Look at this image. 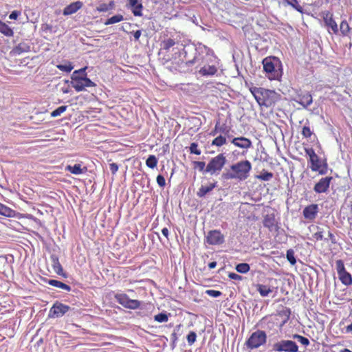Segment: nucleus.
Listing matches in <instances>:
<instances>
[{
	"instance_id": "41",
	"label": "nucleus",
	"mask_w": 352,
	"mask_h": 352,
	"mask_svg": "<svg viewBox=\"0 0 352 352\" xmlns=\"http://www.w3.org/2000/svg\"><path fill=\"white\" fill-rule=\"evenodd\" d=\"M219 133L222 134H224L225 136L229 137L228 134L230 131V127L228 126L226 124H221L220 122L219 121Z\"/></svg>"
},
{
	"instance_id": "4",
	"label": "nucleus",
	"mask_w": 352,
	"mask_h": 352,
	"mask_svg": "<svg viewBox=\"0 0 352 352\" xmlns=\"http://www.w3.org/2000/svg\"><path fill=\"white\" fill-rule=\"evenodd\" d=\"M86 67L82 68L79 70H76L73 73L72 84L73 87L76 91H81L86 87H95L96 84L92 82L89 78H87L85 73Z\"/></svg>"
},
{
	"instance_id": "3",
	"label": "nucleus",
	"mask_w": 352,
	"mask_h": 352,
	"mask_svg": "<svg viewBox=\"0 0 352 352\" xmlns=\"http://www.w3.org/2000/svg\"><path fill=\"white\" fill-rule=\"evenodd\" d=\"M263 69L270 80H278L282 76V64L278 58L266 57L263 60Z\"/></svg>"
},
{
	"instance_id": "14",
	"label": "nucleus",
	"mask_w": 352,
	"mask_h": 352,
	"mask_svg": "<svg viewBox=\"0 0 352 352\" xmlns=\"http://www.w3.org/2000/svg\"><path fill=\"white\" fill-rule=\"evenodd\" d=\"M263 223L264 227L270 232L277 231L279 228L274 214H267L264 216Z\"/></svg>"
},
{
	"instance_id": "1",
	"label": "nucleus",
	"mask_w": 352,
	"mask_h": 352,
	"mask_svg": "<svg viewBox=\"0 0 352 352\" xmlns=\"http://www.w3.org/2000/svg\"><path fill=\"white\" fill-rule=\"evenodd\" d=\"M252 168V164L249 160H240L230 166L222 174V177L227 180L243 182L250 177Z\"/></svg>"
},
{
	"instance_id": "48",
	"label": "nucleus",
	"mask_w": 352,
	"mask_h": 352,
	"mask_svg": "<svg viewBox=\"0 0 352 352\" xmlns=\"http://www.w3.org/2000/svg\"><path fill=\"white\" fill-rule=\"evenodd\" d=\"M294 338H296L298 340L299 342H300L304 346H308L309 344V340L300 335L295 334L293 336Z\"/></svg>"
},
{
	"instance_id": "50",
	"label": "nucleus",
	"mask_w": 352,
	"mask_h": 352,
	"mask_svg": "<svg viewBox=\"0 0 352 352\" xmlns=\"http://www.w3.org/2000/svg\"><path fill=\"white\" fill-rule=\"evenodd\" d=\"M23 52H25V50L22 48L21 45H19L11 50L10 55L16 56L21 54Z\"/></svg>"
},
{
	"instance_id": "34",
	"label": "nucleus",
	"mask_w": 352,
	"mask_h": 352,
	"mask_svg": "<svg viewBox=\"0 0 352 352\" xmlns=\"http://www.w3.org/2000/svg\"><path fill=\"white\" fill-rule=\"evenodd\" d=\"M41 30L44 34H45L44 36L47 37L48 36V33H52L56 31V26H53L50 23H43Z\"/></svg>"
},
{
	"instance_id": "31",
	"label": "nucleus",
	"mask_w": 352,
	"mask_h": 352,
	"mask_svg": "<svg viewBox=\"0 0 352 352\" xmlns=\"http://www.w3.org/2000/svg\"><path fill=\"white\" fill-rule=\"evenodd\" d=\"M227 143L226 136L220 134L217 136L211 142L212 146L221 147Z\"/></svg>"
},
{
	"instance_id": "40",
	"label": "nucleus",
	"mask_w": 352,
	"mask_h": 352,
	"mask_svg": "<svg viewBox=\"0 0 352 352\" xmlns=\"http://www.w3.org/2000/svg\"><path fill=\"white\" fill-rule=\"evenodd\" d=\"M140 305H141L140 301H139L138 300L129 299V303L126 305V308L130 309H137L140 308Z\"/></svg>"
},
{
	"instance_id": "63",
	"label": "nucleus",
	"mask_w": 352,
	"mask_h": 352,
	"mask_svg": "<svg viewBox=\"0 0 352 352\" xmlns=\"http://www.w3.org/2000/svg\"><path fill=\"white\" fill-rule=\"evenodd\" d=\"M134 38L135 41H138L141 36V30H137L133 34Z\"/></svg>"
},
{
	"instance_id": "13",
	"label": "nucleus",
	"mask_w": 352,
	"mask_h": 352,
	"mask_svg": "<svg viewBox=\"0 0 352 352\" xmlns=\"http://www.w3.org/2000/svg\"><path fill=\"white\" fill-rule=\"evenodd\" d=\"M245 38L250 41H257L261 38L260 34L256 30L251 23L245 24L243 28Z\"/></svg>"
},
{
	"instance_id": "12",
	"label": "nucleus",
	"mask_w": 352,
	"mask_h": 352,
	"mask_svg": "<svg viewBox=\"0 0 352 352\" xmlns=\"http://www.w3.org/2000/svg\"><path fill=\"white\" fill-rule=\"evenodd\" d=\"M230 142L236 147L241 149L248 150L252 147L251 140L243 136L233 138Z\"/></svg>"
},
{
	"instance_id": "27",
	"label": "nucleus",
	"mask_w": 352,
	"mask_h": 352,
	"mask_svg": "<svg viewBox=\"0 0 352 352\" xmlns=\"http://www.w3.org/2000/svg\"><path fill=\"white\" fill-rule=\"evenodd\" d=\"M47 283L50 285H52L53 287H58V288H60V289H62L63 290H65L67 292H70L71 291V287L61 281H59V280H54V279H50L47 281Z\"/></svg>"
},
{
	"instance_id": "45",
	"label": "nucleus",
	"mask_w": 352,
	"mask_h": 352,
	"mask_svg": "<svg viewBox=\"0 0 352 352\" xmlns=\"http://www.w3.org/2000/svg\"><path fill=\"white\" fill-rule=\"evenodd\" d=\"M286 256H287V258L288 261L292 265H295L296 264V258H295V256H294V252L293 250H292V249L288 250L287 251Z\"/></svg>"
},
{
	"instance_id": "18",
	"label": "nucleus",
	"mask_w": 352,
	"mask_h": 352,
	"mask_svg": "<svg viewBox=\"0 0 352 352\" xmlns=\"http://www.w3.org/2000/svg\"><path fill=\"white\" fill-rule=\"evenodd\" d=\"M256 289L262 297H266L274 291L276 292L278 287H271L267 285L257 284Z\"/></svg>"
},
{
	"instance_id": "61",
	"label": "nucleus",
	"mask_w": 352,
	"mask_h": 352,
	"mask_svg": "<svg viewBox=\"0 0 352 352\" xmlns=\"http://www.w3.org/2000/svg\"><path fill=\"white\" fill-rule=\"evenodd\" d=\"M19 14V12L14 10L10 14L9 19L11 20H16Z\"/></svg>"
},
{
	"instance_id": "24",
	"label": "nucleus",
	"mask_w": 352,
	"mask_h": 352,
	"mask_svg": "<svg viewBox=\"0 0 352 352\" xmlns=\"http://www.w3.org/2000/svg\"><path fill=\"white\" fill-rule=\"evenodd\" d=\"M82 6V3L80 1L72 3L64 9L63 14L65 15L72 14L79 10Z\"/></svg>"
},
{
	"instance_id": "60",
	"label": "nucleus",
	"mask_w": 352,
	"mask_h": 352,
	"mask_svg": "<svg viewBox=\"0 0 352 352\" xmlns=\"http://www.w3.org/2000/svg\"><path fill=\"white\" fill-rule=\"evenodd\" d=\"M283 27L282 28L283 30H285L287 33L289 34L290 32L293 31V28L291 25H289V23H281Z\"/></svg>"
},
{
	"instance_id": "62",
	"label": "nucleus",
	"mask_w": 352,
	"mask_h": 352,
	"mask_svg": "<svg viewBox=\"0 0 352 352\" xmlns=\"http://www.w3.org/2000/svg\"><path fill=\"white\" fill-rule=\"evenodd\" d=\"M162 233L167 239H168L169 230H168V229L167 228H164L162 230Z\"/></svg>"
},
{
	"instance_id": "21",
	"label": "nucleus",
	"mask_w": 352,
	"mask_h": 352,
	"mask_svg": "<svg viewBox=\"0 0 352 352\" xmlns=\"http://www.w3.org/2000/svg\"><path fill=\"white\" fill-rule=\"evenodd\" d=\"M0 214L6 217H15L21 215L20 214L16 212L15 210L6 205H3L1 203H0Z\"/></svg>"
},
{
	"instance_id": "23",
	"label": "nucleus",
	"mask_w": 352,
	"mask_h": 352,
	"mask_svg": "<svg viewBox=\"0 0 352 352\" xmlns=\"http://www.w3.org/2000/svg\"><path fill=\"white\" fill-rule=\"evenodd\" d=\"M52 266L55 273L58 275L64 276L63 267L59 262V259L56 256H51Z\"/></svg>"
},
{
	"instance_id": "36",
	"label": "nucleus",
	"mask_w": 352,
	"mask_h": 352,
	"mask_svg": "<svg viewBox=\"0 0 352 352\" xmlns=\"http://www.w3.org/2000/svg\"><path fill=\"white\" fill-rule=\"evenodd\" d=\"M157 157L154 155H151L146 160V165L150 168H154L157 166Z\"/></svg>"
},
{
	"instance_id": "8",
	"label": "nucleus",
	"mask_w": 352,
	"mask_h": 352,
	"mask_svg": "<svg viewBox=\"0 0 352 352\" xmlns=\"http://www.w3.org/2000/svg\"><path fill=\"white\" fill-rule=\"evenodd\" d=\"M272 351L276 352H298V346L292 340H281L273 344Z\"/></svg>"
},
{
	"instance_id": "25",
	"label": "nucleus",
	"mask_w": 352,
	"mask_h": 352,
	"mask_svg": "<svg viewBox=\"0 0 352 352\" xmlns=\"http://www.w3.org/2000/svg\"><path fill=\"white\" fill-rule=\"evenodd\" d=\"M217 72V68L214 65H204L201 67L199 73L202 76H212Z\"/></svg>"
},
{
	"instance_id": "15",
	"label": "nucleus",
	"mask_w": 352,
	"mask_h": 352,
	"mask_svg": "<svg viewBox=\"0 0 352 352\" xmlns=\"http://www.w3.org/2000/svg\"><path fill=\"white\" fill-rule=\"evenodd\" d=\"M175 46H176L175 49L179 51L184 50V45L182 43H180L179 41H175L171 38L165 39L161 43V49L165 50L166 52H168L171 47Z\"/></svg>"
},
{
	"instance_id": "7",
	"label": "nucleus",
	"mask_w": 352,
	"mask_h": 352,
	"mask_svg": "<svg viewBox=\"0 0 352 352\" xmlns=\"http://www.w3.org/2000/svg\"><path fill=\"white\" fill-rule=\"evenodd\" d=\"M267 335L265 331L257 330L252 333L250 338L246 340L245 345L249 349H254L265 344Z\"/></svg>"
},
{
	"instance_id": "56",
	"label": "nucleus",
	"mask_w": 352,
	"mask_h": 352,
	"mask_svg": "<svg viewBox=\"0 0 352 352\" xmlns=\"http://www.w3.org/2000/svg\"><path fill=\"white\" fill-rule=\"evenodd\" d=\"M314 240L318 241L323 239V232L322 230L318 231L313 234Z\"/></svg>"
},
{
	"instance_id": "47",
	"label": "nucleus",
	"mask_w": 352,
	"mask_h": 352,
	"mask_svg": "<svg viewBox=\"0 0 352 352\" xmlns=\"http://www.w3.org/2000/svg\"><path fill=\"white\" fill-rule=\"evenodd\" d=\"M189 151L190 153L195 154L197 155L201 153V151L200 149L198 148V144L196 142H192L190 144L189 146Z\"/></svg>"
},
{
	"instance_id": "32",
	"label": "nucleus",
	"mask_w": 352,
	"mask_h": 352,
	"mask_svg": "<svg viewBox=\"0 0 352 352\" xmlns=\"http://www.w3.org/2000/svg\"><path fill=\"white\" fill-rule=\"evenodd\" d=\"M324 25L330 34H340V26L338 23H324Z\"/></svg>"
},
{
	"instance_id": "44",
	"label": "nucleus",
	"mask_w": 352,
	"mask_h": 352,
	"mask_svg": "<svg viewBox=\"0 0 352 352\" xmlns=\"http://www.w3.org/2000/svg\"><path fill=\"white\" fill-rule=\"evenodd\" d=\"M336 270H337L338 274H340L343 273L346 271L342 260H341V259L337 260L336 261Z\"/></svg>"
},
{
	"instance_id": "20",
	"label": "nucleus",
	"mask_w": 352,
	"mask_h": 352,
	"mask_svg": "<svg viewBox=\"0 0 352 352\" xmlns=\"http://www.w3.org/2000/svg\"><path fill=\"white\" fill-rule=\"evenodd\" d=\"M65 170H68L69 172L74 175H80L84 173H86L87 168L86 166L82 167L81 164H75L74 166H67Z\"/></svg>"
},
{
	"instance_id": "19",
	"label": "nucleus",
	"mask_w": 352,
	"mask_h": 352,
	"mask_svg": "<svg viewBox=\"0 0 352 352\" xmlns=\"http://www.w3.org/2000/svg\"><path fill=\"white\" fill-rule=\"evenodd\" d=\"M128 6L135 16H141L142 5L138 0H128Z\"/></svg>"
},
{
	"instance_id": "11",
	"label": "nucleus",
	"mask_w": 352,
	"mask_h": 352,
	"mask_svg": "<svg viewBox=\"0 0 352 352\" xmlns=\"http://www.w3.org/2000/svg\"><path fill=\"white\" fill-rule=\"evenodd\" d=\"M333 179L332 177L321 178L314 186V190L317 193H324L328 191L330 184Z\"/></svg>"
},
{
	"instance_id": "55",
	"label": "nucleus",
	"mask_w": 352,
	"mask_h": 352,
	"mask_svg": "<svg viewBox=\"0 0 352 352\" xmlns=\"http://www.w3.org/2000/svg\"><path fill=\"white\" fill-rule=\"evenodd\" d=\"M195 167H197L200 171L205 170L206 163L204 162L195 161L193 162Z\"/></svg>"
},
{
	"instance_id": "9",
	"label": "nucleus",
	"mask_w": 352,
	"mask_h": 352,
	"mask_svg": "<svg viewBox=\"0 0 352 352\" xmlns=\"http://www.w3.org/2000/svg\"><path fill=\"white\" fill-rule=\"evenodd\" d=\"M206 240L210 245H220L224 242V236L220 230H210L208 232Z\"/></svg>"
},
{
	"instance_id": "16",
	"label": "nucleus",
	"mask_w": 352,
	"mask_h": 352,
	"mask_svg": "<svg viewBox=\"0 0 352 352\" xmlns=\"http://www.w3.org/2000/svg\"><path fill=\"white\" fill-rule=\"evenodd\" d=\"M318 212V206L313 204L306 206L303 210V216L306 219L314 220Z\"/></svg>"
},
{
	"instance_id": "46",
	"label": "nucleus",
	"mask_w": 352,
	"mask_h": 352,
	"mask_svg": "<svg viewBox=\"0 0 352 352\" xmlns=\"http://www.w3.org/2000/svg\"><path fill=\"white\" fill-rule=\"evenodd\" d=\"M339 26L340 35L345 36L349 32L350 28L349 23H339Z\"/></svg>"
},
{
	"instance_id": "28",
	"label": "nucleus",
	"mask_w": 352,
	"mask_h": 352,
	"mask_svg": "<svg viewBox=\"0 0 352 352\" xmlns=\"http://www.w3.org/2000/svg\"><path fill=\"white\" fill-rule=\"evenodd\" d=\"M216 186L215 183L210 184L208 186H201L197 191V196L199 197H204L207 193L212 191Z\"/></svg>"
},
{
	"instance_id": "35",
	"label": "nucleus",
	"mask_w": 352,
	"mask_h": 352,
	"mask_svg": "<svg viewBox=\"0 0 352 352\" xmlns=\"http://www.w3.org/2000/svg\"><path fill=\"white\" fill-rule=\"evenodd\" d=\"M0 32L6 36H12L13 30L7 23H0Z\"/></svg>"
},
{
	"instance_id": "49",
	"label": "nucleus",
	"mask_w": 352,
	"mask_h": 352,
	"mask_svg": "<svg viewBox=\"0 0 352 352\" xmlns=\"http://www.w3.org/2000/svg\"><path fill=\"white\" fill-rule=\"evenodd\" d=\"M196 339H197V334L195 331H190L187 335V341H188V344L189 345H192L195 342Z\"/></svg>"
},
{
	"instance_id": "29",
	"label": "nucleus",
	"mask_w": 352,
	"mask_h": 352,
	"mask_svg": "<svg viewBox=\"0 0 352 352\" xmlns=\"http://www.w3.org/2000/svg\"><path fill=\"white\" fill-rule=\"evenodd\" d=\"M291 315V310L289 308L284 307L278 313V316L283 318L280 327L284 325L289 319Z\"/></svg>"
},
{
	"instance_id": "6",
	"label": "nucleus",
	"mask_w": 352,
	"mask_h": 352,
	"mask_svg": "<svg viewBox=\"0 0 352 352\" xmlns=\"http://www.w3.org/2000/svg\"><path fill=\"white\" fill-rule=\"evenodd\" d=\"M226 157L223 153L218 154L209 161L206 167L205 172L210 175L219 174L226 164Z\"/></svg>"
},
{
	"instance_id": "38",
	"label": "nucleus",
	"mask_w": 352,
	"mask_h": 352,
	"mask_svg": "<svg viewBox=\"0 0 352 352\" xmlns=\"http://www.w3.org/2000/svg\"><path fill=\"white\" fill-rule=\"evenodd\" d=\"M73 65L70 62H67L64 64H60L57 65V68L59 69L62 72H65L67 73L70 72L73 69Z\"/></svg>"
},
{
	"instance_id": "37",
	"label": "nucleus",
	"mask_w": 352,
	"mask_h": 352,
	"mask_svg": "<svg viewBox=\"0 0 352 352\" xmlns=\"http://www.w3.org/2000/svg\"><path fill=\"white\" fill-rule=\"evenodd\" d=\"M235 269L239 273L245 274L250 271V267L248 263H241L236 265Z\"/></svg>"
},
{
	"instance_id": "53",
	"label": "nucleus",
	"mask_w": 352,
	"mask_h": 352,
	"mask_svg": "<svg viewBox=\"0 0 352 352\" xmlns=\"http://www.w3.org/2000/svg\"><path fill=\"white\" fill-rule=\"evenodd\" d=\"M124 20V19L123 18L122 15H120V14H118V15H115L112 17H111L110 19H109L107 22H120L121 21H123Z\"/></svg>"
},
{
	"instance_id": "22",
	"label": "nucleus",
	"mask_w": 352,
	"mask_h": 352,
	"mask_svg": "<svg viewBox=\"0 0 352 352\" xmlns=\"http://www.w3.org/2000/svg\"><path fill=\"white\" fill-rule=\"evenodd\" d=\"M0 214L6 217H15L21 215L20 214L16 212L15 210L6 205H3L1 203H0Z\"/></svg>"
},
{
	"instance_id": "57",
	"label": "nucleus",
	"mask_w": 352,
	"mask_h": 352,
	"mask_svg": "<svg viewBox=\"0 0 352 352\" xmlns=\"http://www.w3.org/2000/svg\"><path fill=\"white\" fill-rule=\"evenodd\" d=\"M228 277L230 278V279H232V280H242V276L236 274V273H234V272H230L228 274Z\"/></svg>"
},
{
	"instance_id": "51",
	"label": "nucleus",
	"mask_w": 352,
	"mask_h": 352,
	"mask_svg": "<svg viewBox=\"0 0 352 352\" xmlns=\"http://www.w3.org/2000/svg\"><path fill=\"white\" fill-rule=\"evenodd\" d=\"M313 132L311 131L309 126H304L302 127V135H303V137L308 138H310Z\"/></svg>"
},
{
	"instance_id": "39",
	"label": "nucleus",
	"mask_w": 352,
	"mask_h": 352,
	"mask_svg": "<svg viewBox=\"0 0 352 352\" xmlns=\"http://www.w3.org/2000/svg\"><path fill=\"white\" fill-rule=\"evenodd\" d=\"M154 320L158 322H166L168 320V315L165 312H162L155 315Z\"/></svg>"
},
{
	"instance_id": "54",
	"label": "nucleus",
	"mask_w": 352,
	"mask_h": 352,
	"mask_svg": "<svg viewBox=\"0 0 352 352\" xmlns=\"http://www.w3.org/2000/svg\"><path fill=\"white\" fill-rule=\"evenodd\" d=\"M157 184L160 186V187H164L165 185H166V180H165V178L164 177V176H162V175H158L157 176Z\"/></svg>"
},
{
	"instance_id": "5",
	"label": "nucleus",
	"mask_w": 352,
	"mask_h": 352,
	"mask_svg": "<svg viewBox=\"0 0 352 352\" xmlns=\"http://www.w3.org/2000/svg\"><path fill=\"white\" fill-rule=\"evenodd\" d=\"M305 151L307 155L309 157L311 163V169L312 171H318L320 175H324L327 171V164L324 163L322 165L320 157L315 153L313 148H305Z\"/></svg>"
},
{
	"instance_id": "42",
	"label": "nucleus",
	"mask_w": 352,
	"mask_h": 352,
	"mask_svg": "<svg viewBox=\"0 0 352 352\" xmlns=\"http://www.w3.org/2000/svg\"><path fill=\"white\" fill-rule=\"evenodd\" d=\"M285 3H287L288 5H290L294 8H295L296 10H298L300 12H302V8L300 6L298 3V1L297 0H283Z\"/></svg>"
},
{
	"instance_id": "2",
	"label": "nucleus",
	"mask_w": 352,
	"mask_h": 352,
	"mask_svg": "<svg viewBox=\"0 0 352 352\" xmlns=\"http://www.w3.org/2000/svg\"><path fill=\"white\" fill-rule=\"evenodd\" d=\"M250 91L260 106L271 107L281 99L280 94L273 90L252 87L250 88Z\"/></svg>"
},
{
	"instance_id": "52",
	"label": "nucleus",
	"mask_w": 352,
	"mask_h": 352,
	"mask_svg": "<svg viewBox=\"0 0 352 352\" xmlns=\"http://www.w3.org/2000/svg\"><path fill=\"white\" fill-rule=\"evenodd\" d=\"M206 294L213 298H217L221 295V292L220 291L214 289H208L206 291Z\"/></svg>"
},
{
	"instance_id": "43",
	"label": "nucleus",
	"mask_w": 352,
	"mask_h": 352,
	"mask_svg": "<svg viewBox=\"0 0 352 352\" xmlns=\"http://www.w3.org/2000/svg\"><path fill=\"white\" fill-rule=\"evenodd\" d=\"M67 108V106L66 105L58 107L56 109L51 112V116L55 118L60 116L63 113H64L66 111Z\"/></svg>"
},
{
	"instance_id": "58",
	"label": "nucleus",
	"mask_w": 352,
	"mask_h": 352,
	"mask_svg": "<svg viewBox=\"0 0 352 352\" xmlns=\"http://www.w3.org/2000/svg\"><path fill=\"white\" fill-rule=\"evenodd\" d=\"M219 121L215 123L214 129L210 132L209 135L211 136H216L219 133Z\"/></svg>"
},
{
	"instance_id": "17",
	"label": "nucleus",
	"mask_w": 352,
	"mask_h": 352,
	"mask_svg": "<svg viewBox=\"0 0 352 352\" xmlns=\"http://www.w3.org/2000/svg\"><path fill=\"white\" fill-rule=\"evenodd\" d=\"M295 101L306 108L312 103L313 100L311 95L309 92H306L299 94Z\"/></svg>"
},
{
	"instance_id": "64",
	"label": "nucleus",
	"mask_w": 352,
	"mask_h": 352,
	"mask_svg": "<svg viewBox=\"0 0 352 352\" xmlns=\"http://www.w3.org/2000/svg\"><path fill=\"white\" fill-rule=\"evenodd\" d=\"M329 239L331 241V242L333 243H336V238H335V236L333 235V233H331V232H329Z\"/></svg>"
},
{
	"instance_id": "26",
	"label": "nucleus",
	"mask_w": 352,
	"mask_h": 352,
	"mask_svg": "<svg viewBox=\"0 0 352 352\" xmlns=\"http://www.w3.org/2000/svg\"><path fill=\"white\" fill-rule=\"evenodd\" d=\"M338 277L344 285L350 286L352 285V276L347 271L338 274Z\"/></svg>"
},
{
	"instance_id": "30",
	"label": "nucleus",
	"mask_w": 352,
	"mask_h": 352,
	"mask_svg": "<svg viewBox=\"0 0 352 352\" xmlns=\"http://www.w3.org/2000/svg\"><path fill=\"white\" fill-rule=\"evenodd\" d=\"M115 299L119 304L126 308L130 298L126 294H116Z\"/></svg>"
},
{
	"instance_id": "10",
	"label": "nucleus",
	"mask_w": 352,
	"mask_h": 352,
	"mask_svg": "<svg viewBox=\"0 0 352 352\" xmlns=\"http://www.w3.org/2000/svg\"><path fill=\"white\" fill-rule=\"evenodd\" d=\"M70 309L69 306L64 305L60 302H56L54 304L50 310V317H56L59 318L63 316L65 314H66Z\"/></svg>"
},
{
	"instance_id": "33",
	"label": "nucleus",
	"mask_w": 352,
	"mask_h": 352,
	"mask_svg": "<svg viewBox=\"0 0 352 352\" xmlns=\"http://www.w3.org/2000/svg\"><path fill=\"white\" fill-rule=\"evenodd\" d=\"M274 177V175L271 172L263 170L260 175H256V178L261 181L267 182L271 180Z\"/></svg>"
},
{
	"instance_id": "59",
	"label": "nucleus",
	"mask_w": 352,
	"mask_h": 352,
	"mask_svg": "<svg viewBox=\"0 0 352 352\" xmlns=\"http://www.w3.org/2000/svg\"><path fill=\"white\" fill-rule=\"evenodd\" d=\"M110 170L112 174H116L118 170V166L116 163H111L109 164Z\"/></svg>"
}]
</instances>
